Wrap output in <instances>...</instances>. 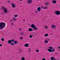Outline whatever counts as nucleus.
<instances>
[{
	"instance_id": "cd10ccee",
	"label": "nucleus",
	"mask_w": 60,
	"mask_h": 60,
	"mask_svg": "<svg viewBox=\"0 0 60 60\" xmlns=\"http://www.w3.org/2000/svg\"><path fill=\"white\" fill-rule=\"evenodd\" d=\"M14 17H18V15H14Z\"/></svg>"
},
{
	"instance_id": "79ce46f5",
	"label": "nucleus",
	"mask_w": 60,
	"mask_h": 60,
	"mask_svg": "<svg viewBox=\"0 0 60 60\" xmlns=\"http://www.w3.org/2000/svg\"><path fill=\"white\" fill-rule=\"evenodd\" d=\"M19 1H22V0H19Z\"/></svg>"
},
{
	"instance_id": "393cba45",
	"label": "nucleus",
	"mask_w": 60,
	"mask_h": 60,
	"mask_svg": "<svg viewBox=\"0 0 60 60\" xmlns=\"http://www.w3.org/2000/svg\"><path fill=\"white\" fill-rule=\"evenodd\" d=\"M36 52H39V50H36Z\"/></svg>"
},
{
	"instance_id": "39448f33",
	"label": "nucleus",
	"mask_w": 60,
	"mask_h": 60,
	"mask_svg": "<svg viewBox=\"0 0 60 60\" xmlns=\"http://www.w3.org/2000/svg\"><path fill=\"white\" fill-rule=\"evenodd\" d=\"M32 0H28L27 2L28 4H31L32 3Z\"/></svg>"
},
{
	"instance_id": "f8f14e48",
	"label": "nucleus",
	"mask_w": 60,
	"mask_h": 60,
	"mask_svg": "<svg viewBox=\"0 0 60 60\" xmlns=\"http://www.w3.org/2000/svg\"><path fill=\"white\" fill-rule=\"evenodd\" d=\"M45 43H48V41L46 40H45Z\"/></svg>"
},
{
	"instance_id": "58836bf2",
	"label": "nucleus",
	"mask_w": 60,
	"mask_h": 60,
	"mask_svg": "<svg viewBox=\"0 0 60 60\" xmlns=\"http://www.w3.org/2000/svg\"><path fill=\"white\" fill-rule=\"evenodd\" d=\"M11 25H12H12H13V22H12Z\"/></svg>"
},
{
	"instance_id": "72a5a7b5",
	"label": "nucleus",
	"mask_w": 60,
	"mask_h": 60,
	"mask_svg": "<svg viewBox=\"0 0 60 60\" xmlns=\"http://www.w3.org/2000/svg\"><path fill=\"white\" fill-rule=\"evenodd\" d=\"M24 34V33H21V34Z\"/></svg>"
},
{
	"instance_id": "f704fd0d",
	"label": "nucleus",
	"mask_w": 60,
	"mask_h": 60,
	"mask_svg": "<svg viewBox=\"0 0 60 60\" xmlns=\"http://www.w3.org/2000/svg\"><path fill=\"white\" fill-rule=\"evenodd\" d=\"M11 41V42H13V41H14V40H12V41Z\"/></svg>"
},
{
	"instance_id": "c756f323",
	"label": "nucleus",
	"mask_w": 60,
	"mask_h": 60,
	"mask_svg": "<svg viewBox=\"0 0 60 60\" xmlns=\"http://www.w3.org/2000/svg\"><path fill=\"white\" fill-rule=\"evenodd\" d=\"M11 44V45H14V44H13V43H12Z\"/></svg>"
},
{
	"instance_id": "5701e85b",
	"label": "nucleus",
	"mask_w": 60,
	"mask_h": 60,
	"mask_svg": "<svg viewBox=\"0 0 60 60\" xmlns=\"http://www.w3.org/2000/svg\"><path fill=\"white\" fill-rule=\"evenodd\" d=\"M55 49H53L52 50V52H54L55 51Z\"/></svg>"
},
{
	"instance_id": "4468645a",
	"label": "nucleus",
	"mask_w": 60,
	"mask_h": 60,
	"mask_svg": "<svg viewBox=\"0 0 60 60\" xmlns=\"http://www.w3.org/2000/svg\"><path fill=\"white\" fill-rule=\"evenodd\" d=\"M52 3H54V4H56V0H53L52 1Z\"/></svg>"
},
{
	"instance_id": "1a4fd4ad",
	"label": "nucleus",
	"mask_w": 60,
	"mask_h": 60,
	"mask_svg": "<svg viewBox=\"0 0 60 60\" xmlns=\"http://www.w3.org/2000/svg\"><path fill=\"white\" fill-rule=\"evenodd\" d=\"M51 27L52 28H55V27H56V25H52L51 26Z\"/></svg>"
},
{
	"instance_id": "ea45409f",
	"label": "nucleus",
	"mask_w": 60,
	"mask_h": 60,
	"mask_svg": "<svg viewBox=\"0 0 60 60\" xmlns=\"http://www.w3.org/2000/svg\"><path fill=\"white\" fill-rule=\"evenodd\" d=\"M35 12H36V13H38L36 11H35Z\"/></svg>"
},
{
	"instance_id": "9d476101",
	"label": "nucleus",
	"mask_w": 60,
	"mask_h": 60,
	"mask_svg": "<svg viewBox=\"0 0 60 60\" xmlns=\"http://www.w3.org/2000/svg\"><path fill=\"white\" fill-rule=\"evenodd\" d=\"M29 46V45L28 44H26L24 45V46L26 47H27Z\"/></svg>"
},
{
	"instance_id": "6e6552de",
	"label": "nucleus",
	"mask_w": 60,
	"mask_h": 60,
	"mask_svg": "<svg viewBox=\"0 0 60 60\" xmlns=\"http://www.w3.org/2000/svg\"><path fill=\"white\" fill-rule=\"evenodd\" d=\"M48 51L49 52H52V50L50 49H48Z\"/></svg>"
},
{
	"instance_id": "c9c22d12",
	"label": "nucleus",
	"mask_w": 60,
	"mask_h": 60,
	"mask_svg": "<svg viewBox=\"0 0 60 60\" xmlns=\"http://www.w3.org/2000/svg\"><path fill=\"white\" fill-rule=\"evenodd\" d=\"M29 52H31V50H30L29 51Z\"/></svg>"
},
{
	"instance_id": "2eb2a0df",
	"label": "nucleus",
	"mask_w": 60,
	"mask_h": 60,
	"mask_svg": "<svg viewBox=\"0 0 60 60\" xmlns=\"http://www.w3.org/2000/svg\"><path fill=\"white\" fill-rule=\"evenodd\" d=\"M49 49H51L52 50V49H53V47H49Z\"/></svg>"
},
{
	"instance_id": "c85d7f7f",
	"label": "nucleus",
	"mask_w": 60,
	"mask_h": 60,
	"mask_svg": "<svg viewBox=\"0 0 60 60\" xmlns=\"http://www.w3.org/2000/svg\"><path fill=\"white\" fill-rule=\"evenodd\" d=\"M13 19L14 20V21H16V19H15V18H14Z\"/></svg>"
},
{
	"instance_id": "a18cd8bd",
	"label": "nucleus",
	"mask_w": 60,
	"mask_h": 60,
	"mask_svg": "<svg viewBox=\"0 0 60 60\" xmlns=\"http://www.w3.org/2000/svg\"><path fill=\"white\" fill-rule=\"evenodd\" d=\"M29 49H30V48H29Z\"/></svg>"
},
{
	"instance_id": "2f4dec72",
	"label": "nucleus",
	"mask_w": 60,
	"mask_h": 60,
	"mask_svg": "<svg viewBox=\"0 0 60 60\" xmlns=\"http://www.w3.org/2000/svg\"><path fill=\"white\" fill-rule=\"evenodd\" d=\"M42 60H46V59H45V58H44L42 59Z\"/></svg>"
},
{
	"instance_id": "4c0bfd02",
	"label": "nucleus",
	"mask_w": 60,
	"mask_h": 60,
	"mask_svg": "<svg viewBox=\"0 0 60 60\" xmlns=\"http://www.w3.org/2000/svg\"><path fill=\"white\" fill-rule=\"evenodd\" d=\"M0 46L1 47H2V45L0 44Z\"/></svg>"
},
{
	"instance_id": "4be33fe9",
	"label": "nucleus",
	"mask_w": 60,
	"mask_h": 60,
	"mask_svg": "<svg viewBox=\"0 0 60 60\" xmlns=\"http://www.w3.org/2000/svg\"><path fill=\"white\" fill-rule=\"evenodd\" d=\"M45 29H48V27L46 26H45Z\"/></svg>"
},
{
	"instance_id": "c03bdc74",
	"label": "nucleus",
	"mask_w": 60,
	"mask_h": 60,
	"mask_svg": "<svg viewBox=\"0 0 60 60\" xmlns=\"http://www.w3.org/2000/svg\"><path fill=\"white\" fill-rule=\"evenodd\" d=\"M48 5H49V4H48Z\"/></svg>"
},
{
	"instance_id": "ddd939ff",
	"label": "nucleus",
	"mask_w": 60,
	"mask_h": 60,
	"mask_svg": "<svg viewBox=\"0 0 60 60\" xmlns=\"http://www.w3.org/2000/svg\"><path fill=\"white\" fill-rule=\"evenodd\" d=\"M44 36L45 37H47L48 36V34H45Z\"/></svg>"
},
{
	"instance_id": "bb28decb",
	"label": "nucleus",
	"mask_w": 60,
	"mask_h": 60,
	"mask_svg": "<svg viewBox=\"0 0 60 60\" xmlns=\"http://www.w3.org/2000/svg\"><path fill=\"white\" fill-rule=\"evenodd\" d=\"M1 40H2V41H4V39L3 38H2Z\"/></svg>"
},
{
	"instance_id": "0eeeda50",
	"label": "nucleus",
	"mask_w": 60,
	"mask_h": 60,
	"mask_svg": "<svg viewBox=\"0 0 60 60\" xmlns=\"http://www.w3.org/2000/svg\"><path fill=\"white\" fill-rule=\"evenodd\" d=\"M12 6L13 8H14L15 7V6H16L15 4H12Z\"/></svg>"
},
{
	"instance_id": "412c9836",
	"label": "nucleus",
	"mask_w": 60,
	"mask_h": 60,
	"mask_svg": "<svg viewBox=\"0 0 60 60\" xmlns=\"http://www.w3.org/2000/svg\"><path fill=\"white\" fill-rule=\"evenodd\" d=\"M50 40V39L49 38H46L45 39V40H46L47 41H49Z\"/></svg>"
},
{
	"instance_id": "37998d69",
	"label": "nucleus",
	"mask_w": 60,
	"mask_h": 60,
	"mask_svg": "<svg viewBox=\"0 0 60 60\" xmlns=\"http://www.w3.org/2000/svg\"><path fill=\"white\" fill-rule=\"evenodd\" d=\"M29 25H30V24H29Z\"/></svg>"
},
{
	"instance_id": "a19ab883",
	"label": "nucleus",
	"mask_w": 60,
	"mask_h": 60,
	"mask_svg": "<svg viewBox=\"0 0 60 60\" xmlns=\"http://www.w3.org/2000/svg\"><path fill=\"white\" fill-rule=\"evenodd\" d=\"M23 21H25V19H24L23 20Z\"/></svg>"
},
{
	"instance_id": "f257e3e1",
	"label": "nucleus",
	"mask_w": 60,
	"mask_h": 60,
	"mask_svg": "<svg viewBox=\"0 0 60 60\" xmlns=\"http://www.w3.org/2000/svg\"><path fill=\"white\" fill-rule=\"evenodd\" d=\"M5 26V24L4 22H1L0 23V29H3Z\"/></svg>"
},
{
	"instance_id": "7c9ffc66",
	"label": "nucleus",
	"mask_w": 60,
	"mask_h": 60,
	"mask_svg": "<svg viewBox=\"0 0 60 60\" xmlns=\"http://www.w3.org/2000/svg\"><path fill=\"white\" fill-rule=\"evenodd\" d=\"M23 37H20V39H23Z\"/></svg>"
},
{
	"instance_id": "a878e982",
	"label": "nucleus",
	"mask_w": 60,
	"mask_h": 60,
	"mask_svg": "<svg viewBox=\"0 0 60 60\" xmlns=\"http://www.w3.org/2000/svg\"><path fill=\"white\" fill-rule=\"evenodd\" d=\"M49 4V3L48 2H47L46 3H45V4H46V5H47V4Z\"/></svg>"
},
{
	"instance_id": "a211bd4d",
	"label": "nucleus",
	"mask_w": 60,
	"mask_h": 60,
	"mask_svg": "<svg viewBox=\"0 0 60 60\" xmlns=\"http://www.w3.org/2000/svg\"><path fill=\"white\" fill-rule=\"evenodd\" d=\"M14 43H15V44H17L18 42V41H14Z\"/></svg>"
},
{
	"instance_id": "473e14b6",
	"label": "nucleus",
	"mask_w": 60,
	"mask_h": 60,
	"mask_svg": "<svg viewBox=\"0 0 60 60\" xmlns=\"http://www.w3.org/2000/svg\"><path fill=\"white\" fill-rule=\"evenodd\" d=\"M19 30H20V31H21V30H22V29H21V28L19 29Z\"/></svg>"
},
{
	"instance_id": "dca6fc26",
	"label": "nucleus",
	"mask_w": 60,
	"mask_h": 60,
	"mask_svg": "<svg viewBox=\"0 0 60 60\" xmlns=\"http://www.w3.org/2000/svg\"><path fill=\"white\" fill-rule=\"evenodd\" d=\"M51 60H53L54 59V57H52L51 58Z\"/></svg>"
},
{
	"instance_id": "f03ea898",
	"label": "nucleus",
	"mask_w": 60,
	"mask_h": 60,
	"mask_svg": "<svg viewBox=\"0 0 60 60\" xmlns=\"http://www.w3.org/2000/svg\"><path fill=\"white\" fill-rule=\"evenodd\" d=\"M30 26L31 27L33 28L34 30H38V29L37 28V27H36L35 25L34 24H32Z\"/></svg>"
},
{
	"instance_id": "aec40b11",
	"label": "nucleus",
	"mask_w": 60,
	"mask_h": 60,
	"mask_svg": "<svg viewBox=\"0 0 60 60\" xmlns=\"http://www.w3.org/2000/svg\"><path fill=\"white\" fill-rule=\"evenodd\" d=\"M41 7V8H43V9H47V8H47V7L43 8V7L42 6Z\"/></svg>"
},
{
	"instance_id": "20e7f679",
	"label": "nucleus",
	"mask_w": 60,
	"mask_h": 60,
	"mask_svg": "<svg viewBox=\"0 0 60 60\" xmlns=\"http://www.w3.org/2000/svg\"><path fill=\"white\" fill-rule=\"evenodd\" d=\"M55 14L57 15H59L60 14V11L58 10L56 11L55 12Z\"/></svg>"
},
{
	"instance_id": "6ab92c4d",
	"label": "nucleus",
	"mask_w": 60,
	"mask_h": 60,
	"mask_svg": "<svg viewBox=\"0 0 60 60\" xmlns=\"http://www.w3.org/2000/svg\"><path fill=\"white\" fill-rule=\"evenodd\" d=\"M25 60V58L24 57H22L21 59V60Z\"/></svg>"
},
{
	"instance_id": "7ed1b4c3",
	"label": "nucleus",
	"mask_w": 60,
	"mask_h": 60,
	"mask_svg": "<svg viewBox=\"0 0 60 60\" xmlns=\"http://www.w3.org/2000/svg\"><path fill=\"white\" fill-rule=\"evenodd\" d=\"M1 8L2 9H3V8L4 9V12L5 13H7V10L6 8L4 7V6H3Z\"/></svg>"
},
{
	"instance_id": "f3484780",
	"label": "nucleus",
	"mask_w": 60,
	"mask_h": 60,
	"mask_svg": "<svg viewBox=\"0 0 60 60\" xmlns=\"http://www.w3.org/2000/svg\"><path fill=\"white\" fill-rule=\"evenodd\" d=\"M8 42L9 43H11V40H9L8 41Z\"/></svg>"
},
{
	"instance_id": "9b49d317",
	"label": "nucleus",
	"mask_w": 60,
	"mask_h": 60,
	"mask_svg": "<svg viewBox=\"0 0 60 60\" xmlns=\"http://www.w3.org/2000/svg\"><path fill=\"white\" fill-rule=\"evenodd\" d=\"M29 31L30 32L31 31H33V30H32V29L31 28H30L29 29Z\"/></svg>"
},
{
	"instance_id": "e433bc0d",
	"label": "nucleus",
	"mask_w": 60,
	"mask_h": 60,
	"mask_svg": "<svg viewBox=\"0 0 60 60\" xmlns=\"http://www.w3.org/2000/svg\"><path fill=\"white\" fill-rule=\"evenodd\" d=\"M8 3H10V1H8Z\"/></svg>"
},
{
	"instance_id": "b1692460",
	"label": "nucleus",
	"mask_w": 60,
	"mask_h": 60,
	"mask_svg": "<svg viewBox=\"0 0 60 60\" xmlns=\"http://www.w3.org/2000/svg\"><path fill=\"white\" fill-rule=\"evenodd\" d=\"M30 38H32V37H33L32 36V35H30Z\"/></svg>"
},
{
	"instance_id": "423d86ee",
	"label": "nucleus",
	"mask_w": 60,
	"mask_h": 60,
	"mask_svg": "<svg viewBox=\"0 0 60 60\" xmlns=\"http://www.w3.org/2000/svg\"><path fill=\"white\" fill-rule=\"evenodd\" d=\"M37 9L38 11H41V8L40 7H38Z\"/></svg>"
}]
</instances>
